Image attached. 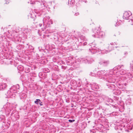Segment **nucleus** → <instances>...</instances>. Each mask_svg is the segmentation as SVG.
Wrapping results in <instances>:
<instances>
[{
    "instance_id": "nucleus-55",
    "label": "nucleus",
    "mask_w": 133,
    "mask_h": 133,
    "mask_svg": "<svg viewBox=\"0 0 133 133\" xmlns=\"http://www.w3.org/2000/svg\"><path fill=\"white\" fill-rule=\"evenodd\" d=\"M1 17V15H0V17Z\"/></svg>"
},
{
    "instance_id": "nucleus-53",
    "label": "nucleus",
    "mask_w": 133,
    "mask_h": 133,
    "mask_svg": "<svg viewBox=\"0 0 133 133\" xmlns=\"http://www.w3.org/2000/svg\"><path fill=\"white\" fill-rule=\"evenodd\" d=\"M31 48H32V47H31Z\"/></svg>"
},
{
    "instance_id": "nucleus-46",
    "label": "nucleus",
    "mask_w": 133,
    "mask_h": 133,
    "mask_svg": "<svg viewBox=\"0 0 133 133\" xmlns=\"http://www.w3.org/2000/svg\"><path fill=\"white\" fill-rule=\"evenodd\" d=\"M124 21L123 20V23H124Z\"/></svg>"
},
{
    "instance_id": "nucleus-9",
    "label": "nucleus",
    "mask_w": 133,
    "mask_h": 133,
    "mask_svg": "<svg viewBox=\"0 0 133 133\" xmlns=\"http://www.w3.org/2000/svg\"><path fill=\"white\" fill-rule=\"evenodd\" d=\"M99 63L103 66H106L109 64V61L108 60H102L99 62Z\"/></svg>"
},
{
    "instance_id": "nucleus-4",
    "label": "nucleus",
    "mask_w": 133,
    "mask_h": 133,
    "mask_svg": "<svg viewBox=\"0 0 133 133\" xmlns=\"http://www.w3.org/2000/svg\"><path fill=\"white\" fill-rule=\"evenodd\" d=\"M93 32L94 34H93L92 36L96 38H102L104 37L105 34L104 32L100 31V29H98L97 28H96L93 30Z\"/></svg>"
},
{
    "instance_id": "nucleus-39",
    "label": "nucleus",
    "mask_w": 133,
    "mask_h": 133,
    "mask_svg": "<svg viewBox=\"0 0 133 133\" xmlns=\"http://www.w3.org/2000/svg\"><path fill=\"white\" fill-rule=\"evenodd\" d=\"M95 88L96 89H97V88H98V87L97 86V85H96V87H95Z\"/></svg>"
},
{
    "instance_id": "nucleus-2",
    "label": "nucleus",
    "mask_w": 133,
    "mask_h": 133,
    "mask_svg": "<svg viewBox=\"0 0 133 133\" xmlns=\"http://www.w3.org/2000/svg\"><path fill=\"white\" fill-rule=\"evenodd\" d=\"M106 71L105 70L98 71L97 72V76L99 78L106 80V81L108 83L106 84L108 87L114 90L115 87V85L113 84L109 83H114L115 82V80L112 78L111 76H106Z\"/></svg>"
},
{
    "instance_id": "nucleus-37",
    "label": "nucleus",
    "mask_w": 133,
    "mask_h": 133,
    "mask_svg": "<svg viewBox=\"0 0 133 133\" xmlns=\"http://www.w3.org/2000/svg\"><path fill=\"white\" fill-rule=\"evenodd\" d=\"M87 44V43L86 42H85V43H83V45H86Z\"/></svg>"
},
{
    "instance_id": "nucleus-51",
    "label": "nucleus",
    "mask_w": 133,
    "mask_h": 133,
    "mask_svg": "<svg viewBox=\"0 0 133 133\" xmlns=\"http://www.w3.org/2000/svg\"><path fill=\"white\" fill-rule=\"evenodd\" d=\"M84 124H85V125H86V124H85V123H84Z\"/></svg>"
},
{
    "instance_id": "nucleus-40",
    "label": "nucleus",
    "mask_w": 133,
    "mask_h": 133,
    "mask_svg": "<svg viewBox=\"0 0 133 133\" xmlns=\"http://www.w3.org/2000/svg\"><path fill=\"white\" fill-rule=\"evenodd\" d=\"M10 91H8V93H10Z\"/></svg>"
},
{
    "instance_id": "nucleus-12",
    "label": "nucleus",
    "mask_w": 133,
    "mask_h": 133,
    "mask_svg": "<svg viewBox=\"0 0 133 133\" xmlns=\"http://www.w3.org/2000/svg\"><path fill=\"white\" fill-rule=\"evenodd\" d=\"M45 74V72H40L39 74V76L41 78L45 79L46 78V75Z\"/></svg>"
},
{
    "instance_id": "nucleus-10",
    "label": "nucleus",
    "mask_w": 133,
    "mask_h": 133,
    "mask_svg": "<svg viewBox=\"0 0 133 133\" xmlns=\"http://www.w3.org/2000/svg\"><path fill=\"white\" fill-rule=\"evenodd\" d=\"M126 127L129 129H126L125 130V131L127 132H130L131 131V130L132 129V126L130 123H129L127 124L126 125Z\"/></svg>"
},
{
    "instance_id": "nucleus-14",
    "label": "nucleus",
    "mask_w": 133,
    "mask_h": 133,
    "mask_svg": "<svg viewBox=\"0 0 133 133\" xmlns=\"http://www.w3.org/2000/svg\"><path fill=\"white\" fill-rule=\"evenodd\" d=\"M34 103L37 105H39L40 106L43 105L42 102L41 101L40 99H36L34 101Z\"/></svg>"
},
{
    "instance_id": "nucleus-1",
    "label": "nucleus",
    "mask_w": 133,
    "mask_h": 133,
    "mask_svg": "<svg viewBox=\"0 0 133 133\" xmlns=\"http://www.w3.org/2000/svg\"><path fill=\"white\" fill-rule=\"evenodd\" d=\"M116 44L115 43H114L112 42L110 44H108L105 45V49L107 50L104 49L102 46H101L99 49L96 47V45L94 43H92L91 45V48L89 49V50L92 53L94 54L97 52L101 51V53L102 54H107L108 52H110L113 49L114 47L115 46Z\"/></svg>"
},
{
    "instance_id": "nucleus-3",
    "label": "nucleus",
    "mask_w": 133,
    "mask_h": 133,
    "mask_svg": "<svg viewBox=\"0 0 133 133\" xmlns=\"http://www.w3.org/2000/svg\"><path fill=\"white\" fill-rule=\"evenodd\" d=\"M100 120L102 122H105L104 124L103 125L99 124L96 126V128L97 130L101 132H106V130H108L109 126V123H107L108 120L105 117H101Z\"/></svg>"
},
{
    "instance_id": "nucleus-30",
    "label": "nucleus",
    "mask_w": 133,
    "mask_h": 133,
    "mask_svg": "<svg viewBox=\"0 0 133 133\" xmlns=\"http://www.w3.org/2000/svg\"><path fill=\"white\" fill-rule=\"evenodd\" d=\"M75 121V119H72V120L69 119L68 121L69 122H70L71 123L72 122H74Z\"/></svg>"
},
{
    "instance_id": "nucleus-48",
    "label": "nucleus",
    "mask_w": 133,
    "mask_h": 133,
    "mask_svg": "<svg viewBox=\"0 0 133 133\" xmlns=\"http://www.w3.org/2000/svg\"><path fill=\"white\" fill-rule=\"evenodd\" d=\"M130 132H131V133H133L132 132H131V131Z\"/></svg>"
},
{
    "instance_id": "nucleus-28",
    "label": "nucleus",
    "mask_w": 133,
    "mask_h": 133,
    "mask_svg": "<svg viewBox=\"0 0 133 133\" xmlns=\"http://www.w3.org/2000/svg\"><path fill=\"white\" fill-rule=\"evenodd\" d=\"M80 39H82V40H85V37L83 36H82L80 37Z\"/></svg>"
},
{
    "instance_id": "nucleus-45",
    "label": "nucleus",
    "mask_w": 133,
    "mask_h": 133,
    "mask_svg": "<svg viewBox=\"0 0 133 133\" xmlns=\"http://www.w3.org/2000/svg\"><path fill=\"white\" fill-rule=\"evenodd\" d=\"M1 117H0V118H1V119H3L2 118H1Z\"/></svg>"
},
{
    "instance_id": "nucleus-19",
    "label": "nucleus",
    "mask_w": 133,
    "mask_h": 133,
    "mask_svg": "<svg viewBox=\"0 0 133 133\" xmlns=\"http://www.w3.org/2000/svg\"><path fill=\"white\" fill-rule=\"evenodd\" d=\"M6 86L7 85L6 83H3L2 85L0 87V90H1V88H2L3 89H4L5 88Z\"/></svg>"
},
{
    "instance_id": "nucleus-34",
    "label": "nucleus",
    "mask_w": 133,
    "mask_h": 133,
    "mask_svg": "<svg viewBox=\"0 0 133 133\" xmlns=\"http://www.w3.org/2000/svg\"><path fill=\"white\" fill-rule=\"evenodd\" d=\"M29 47L30 48H31V47H32V48H30V49H32V50H33L34 49V48H33L31 46V45H29Z\"/></svg>"
},
{
    "instance_id": "nucleus-8",
    "label": "nucleus",
    "mask_w": 133,
    "mask_h": 133,
    "mask_svg": "<svg viewBox=\"0 0 133 133\" xmlns=\"http://www.w3.org/2000/svg\"><path fill=\"white\" fill-rule=\"evenodd\" d=\"M82 61L84 63H92L94 61V60L91 57H86L82 58Z\"/></svg>"
},
{
    "instance_id": "nucleus-54",
    "label": "nucleus",
    "mask_w": 133,
    "mask_h": 133,
    "mask_svg": "<svg viewBox=\"0 0 133 133\" xmlns=\"http://www.w3.org/2000/svg\"><path fill=\"white\" fill-rule=\"evenodd\" d=\"M14 90L15 91V89H14L13 90Z\"/></svg>"
},
{
    "instance_id": "nucleus-36",
    "label": "nucleus",
    "mask_w": 133,
    "mask_h": 133,
    "mask_svg": "<svg viewBox=\"0 0 133 133\" xmlns=\"http://www.w3.org/2000/svg\"><path fill=\"white\" fill-rule=\"evenodd\" d=\"M42 25V24H39L38 25L40 27H41Z\"/></svg>"
},
{
    "instance_id": "nucleus-13",
    "label": "nucleus",
    "mask_w": 133,
    "mask_h": 133,
    "mask_svg": "<svg viewBox=\"0 0 133 133\" xmlns=\"http://www.w3.org/2000/svg\"><path fill=\"white\" fill-rule=\"evenodd\" d=\"M131 15V12L130 11L125 12V19L128 20V18H129Z\"/></svg>"
},
{
    "instance_id": "nucleus-49",
    "label": "nucleus",
    "mask_w": 133,
    "mask_h": 133,
    "mask_svg": "<svg viewBox=\"0 0 133 133\" xmlns=\"http://www.w3.org/2000/svg\"><path fill=\"white\" fill-rule=\"evenodd\" d=\"M119 21H121V20H120Z\"/></svg>"
},
{
    "instance_id": "nucleus-23",
    "label": "nucleus",
    "mask_w": 133,
    "mask_h": 133,
    "mask_svg": "<svg viewBox=\"0 0 133 133\" xmlns=\"http://www.w3.org/2000/svg\"><path fill=\"white\" fill-rule=\"evenodd\" d=\"M123 66L122 65V66L121 67H120L119 66H118L117 67H115L114 69V70H117L118 69H119L120 68H121V67L122 66Z\"/></svg>"
},
{
    "instance_id": "nucleus-43",
    "label": "nucleus",
    "mask_w": 133,
    "mask_h": 133,
    "mask_svg": "<svg viewBox=\"0 0 133 133\" xmlns=\"http://www.w3.org/2000/svg\"><path fill=\"white\" fill-rule=\"evenodd\" d=\"M124 16H123V19H124Z\"/></svg>"
},
{
    "instance_id": "nucleus-22",
    "label": "nucleus",
    "mask_w": 133,
    "mask_h": 133,
    "mask_svg": "<svg viewBox=\"0 0 133 133\" xmlns=\"http://www.w3.org/2000/svg\"><path fill=\"white\" fill-rule=\"evenodd\" d=\"M30 3L31 4H36V0H30Z\"/></svg>"
},
{
    "instance_id": "nucleus-26",
    "label": "nucleus",
    "mask_w": 133,
    "mask_h": 133,
    "mask_svg": "<svg viewBox=\"0 0 133 133\" xmlns=\"http://www.w3.org/2000/svg\"><path fill=\"white\" fill-rule=\"evenodd\" d=\"M30 71V69L28 68H27L25 69V72L26 73H28Z\"/></svg>"
},
{
    "instance_id": "nucleus-52",
    "label": "nucleus",
    "mask_w": 133,
    "mask_h": 133,
    "mask_svg": "<svg viewBox=\"0 0 133 133\" xmlns=\"http://www.w3.org/2000/svg\"><path fill=\"white\" fill-rule=\"evenodd\" d=\"M43 14L44 15V14L43 13Z\"/></svg>"
},
{
    "instance_id": "nucleus-7",
    "label": "nucleus",
    "mask_w": 133,
    "mask_h": 133,
    "mask_svg": "<svg viewBox=\"0 0 133 133\" xmlns=\"http://www.w3.org/2000/svg\"><path fill=\"white\" fill-rule=\"evenodd\" d=\"M12 105L11 104H6L3 106V108L2 109V110H5V111H7L8 112L7 114H10V111L12 109L11 108Z\"/></svg>"
},
{
    "instance_id": "nucleus-38",
    "label": "nucleus",
    "mask_w": 133,
    "mask_h": 133,
    "mask_svg": "<svg viewBox=\"0 0 133 133\" xmlns=\"http://www.w3.org/2000/svg\"><path fill=\"white\" fill-rule=\"evenodd\" d=\"M39 32H40V31H39L38 32V34H39V35L41 36V34L39 33Z\"/></svg>"
},
{
    "instance_id": "nucleus-42",
    "label": "nucleus",
    "mask_w": 133,
    "mask_h": 133,
    "mask_svg": "<svg viewBox=\"0 0 133 133\" xmlns=\"http://www.w3.org/2000/svg\"><path fill=\"white\" fill-rule=\"evenodd\" d=\"M50 22H51V24H52V21H50Z\"/></svg>"
},
{
    "instance_id": "nucleus-17",
    "label": "nucleus",
    "mask_w": 133,
    "mask_h": 133,
    "mask_svg": "<svg viewBox=\"0 0 133 133\" xmlns=\"http://www.w3.org/2000/svg\"><path fill=\"white\" fill-rule=\"evenodd\" d=\"M23 68V67L21 65H19L17 67V69L20 71H22Z\"/></svg>"
},
{
    "instance_id": "nucleus-47",
    "label": "nucleus",
    "mask_w": 133,
    "mask_h": 133,
    "mask_svg": "<svg viewBox=\"0 0 133 133\" xmlns=\"http://www.w3.org/2000/svg\"><path fill=\"white\" fill-rule=\"evenodd\" d=\"M11 95V94L10 95V96Z\"/></svg>"
},
{
    "instance_id": "nucleus-33",
    "label": "nucleus",
    "mask_w": 133,
    "mask_h": 133,
    "mask_svg": "<svg viewBox=\"0 0 133 133\" xmlns=\"http://www.w3.org/2000/svg\"><path fill=\"white\" fill-rule=\"evenodd\" d=\"M45 71H46L47 72H49V70L48 68H46Z\"/></svg>"
},
{
    "instance_id": "nucleus-35",
    "label": "nucleus",
    "mask_w": 133,
    "mask_h": 133,
    "mask_svg": "<svg viewBox=\"0 0 133 133\" xmlns=\"http://www.w3.org/2000/svg\"><path fill=\"white\" fill-rule=\"evenodd\" d=\"M5 3L8 4L9 3V2H8L7 0H5Z\"/></svg>"
},
{
    "instance_id": "nucleus-18",
    "label": "nucleus",
    "mask_w": 133,
    "mask_h": 133,
    "mask_svg": "<svg viewBox=\"0 0 133 133\" xmlns=\"http://www.w3.org/2000/svg\"><path fill=\"white\" fill-rule=\"evenodd\" d=\"M76 84V81L74 80H72L71 82V85L72 86H75Z\"/></svg>"
},
{
    "instance_id": "nucleus-16",
    "label": "nucleus",
    "mask_w": 133,
    "mask_h": 133,
    "mask_svg": "<svg viewBox=\"0 0 133 133\" xmlns=\"http://www.w3.org/2000/svg\"><path fill=\"white\" fill-rule=\"evenodd\" d=\"M70 0H69L68 4H70L71 5H74L75 4V2L74 0H71L70 2Z\"/></svg>"
},
{
    "instance_id": "nucleus-11",
    "label": "nucleus",
    "mask_w": 133,
    "mask_h": 133,
    "mask_svg": "<svg viewBox=\"0 0 133 133\" xmlns=\"http://www.w3.org/2000/svg\"><path fill=\"white\" fill-rule=\"evenodd\" d=\"M49 19L50 17L49 16L45 17V18H44L43 20L44 25H46V24L48 23V22Z\"/></svg>"
},
{
    "instance_id": "nucleus-31",
    "label": "nucleus",
    "mask_w": 133,
    "mask_h": 133,
    "mask_svg": "<svg viewBox=\"0 0 133 133\" xmlns=\"http://www.w3.org/2000/svg\"><path fill=\"white\" fill-rule=\"evenodd\" d=\"M79 15V13L78 12H77L76 13L74 14V15L75 16H77Z\"/></svg>"
},
{
    "instance_id": "nucleus-5",
    "label": "nucleus",
    "mask_w": 133,
    "mask_h": 133,
    "mask_svg": "<svg viewBox=\"0 0 133 133\" xmlns=\"http://www.w3.org/2000/svg\"><path fill=\"white\" fill-rule=\"evenodd\" d=\"M116 126L115 127V129L116 130H118V133H120L122 130L124 128L125 125L124 124H121L119 122H115V124Z\"/></svg>"
},
{
    "instance_id": "nucleus-41",
    "label": "nucleus",
    "mask_w": 133,
    "mask_h": 133,
    "mask_svg": "<svg viewBox=\"0 0 133 133\" xmlns=\"http://www.w3.org/2000/svg\"><path fill=\"white\" fill-rule=\"evenodd\" d=\"M64 67L63 66H62V68H63Z\"/></svg>"
},
{
    "instance_id": "nucleus-25",
    "label": "nucleus",
    "mask_w": 133,
    "mask_h": 133,
    "mask_svg": "<svg viewBox=\"0 0 133 133\" xmlns=\"http://www.w3.org/2000/svg\"><path fill=\"white\" fill-rule=\"evenodd\" d=\"M128 22H129V24H131V25H133V23H132V20H129V21L127 20V21H126V22L127 23Z\"/></svg>"
},
{
    "instance_id": "nucleus-32",
    "label": "nucleus",
    "mask_w": 133,
    "mask_h": 133,
    "mask_svg": "<svg viewBox=\"0 0 133 133\" xmlns=\"http://www.w3.org/2000/svg\"><path fill=\"white\" fill-rule=\"evenodd\" d=\"M114 99L116 101L118 100V98L116 96H114Z\"/></svg>"
},
{
    "instance_id": "nucleus-44",
    "label": "nucleus",
    "mask_w": 133,
    "mask_h": 133,
    "mask_svg": "<svg viewBox=\"0 0 133 133\" xmlns=\"http://www.w3.org/2000/svg\"><path fill=\"white\" fill-rule=\"evenodd\" d=\"M2 116H4L5 115H2Z\"/></svg>"
},
{
    "instance_id": "nucleus-27",
    "label": "nucleus",
    "mask_w": 133,
    "mask_h": 133,
    "mask_svg": "<svg viewBox=\"0 0 133 133\" xmlns=\"http://www.w3.org/2000/svg\"><path fill=\"white\" fill-rule=\"evenodd\" d=\"M121 24V23L119 22H117L115 24V26H119V25Z\"/></svg>"
},
{
    "instance_id": "nucleus-24",
    "label": "nucleus",
    "mask_w": 133,
    "mask_h": 133,
    "mask_svg": "<svg viewBox=\"0 0 133 133\" xmlns=\"http://www.w3.org/2000/svg\"><path fill=\"white\" fill-rule=\"evenodd\" d=\"M120 74L121 75H124V70H121L120 72Z\"/></svg>"
},
{
    "instance_id": "nucleus-50",
    "label": "nucleus",
    "mask_w": 133,
    "mask_h": 133,
    "mask_svg": "<svg viewBox=\"0 0 133 133\" xmlns=\"http://www.w3.org/2000/svg\"><path fill=\"white\" fill-rule=\"evenodd\" d=\"M42 31H43V29L42 28Z\"/></svg>"
},
{
    "instance_id": "nucleus-20",
    "label": "nucleus",
    "mask_w": 133,
    "mask_h": 133,
    "mask_svg": "<svg viewBox=\"0 0 133 133\" xmlns=\"http://www.w3.org/2000/svg\"><path fill=\"white\" fill-rule=\"evenodd\" d=\"M15 88L16 90L18 89H19V86L18 84L16 85L15 86H14L12 89H13L14 88Z\"/></svg>"
},
{
    "instance_id": "nucleus-21",
    "label": "nucleus",
    "mask_w": 133,
    "mask_h": 133,
    "mask_svg": "<svg viewBox=\"0 0 133 133\" xmlns=\"http://www.w3.org/2000/svg\"><path fill=\"white\" fill-rule=\"evenodd\" d=\"M90 75L92 76H95L96 77H97V74H96L94 72H91L90 73Z\"/></svg>"
},
{
    "instance_id": "nucleus-29",
    "label": "nucleus",
    "mask_w": 133,
    "mask_h": 133,
    "mask_svg": "<svg viewBox=\"0 0 133 133\" xmlns=\"http://www.w3.org/2000/svg\"><path fill=\"white\" fill-rule=\"evenodd\" d=\"M81 82H79L78 83V84L77 85V87H80L81 86Z\"/></svg>"
},
{
    "instance_id": "nucleus-15",
    "label": "nucleus",
    "mask_w": 133,
    "mask_h": 133,
    "mask_svg": "<svg viewBox=\"0 0 133 133\" xmlns=\"http://www.w3.org/2000/svg\"><path fill=\"white\" fill-rule=\"evenodd\" d=\"M121 93V91L119 90H115L114 92V94H115V95H119Z\"/></svg>"
},
{
    "instance_id": "nucleus-6",
    "label": "nucleus",
    "mask_w": 133,
    "mask_h": 133,
    "mask_svg": "<svg viewBox=\"0 0 133 133\" xmlns=\"http://www.w3.org/2000/svg\"><path fill=\"white\" fill-rule=\"evenodd\" d=\"M39 8L41 10V13H42L44 11L46 8L45 2L44 0H42L41 2H39L38 3Z\"/></svg>"
}]
</instances>
